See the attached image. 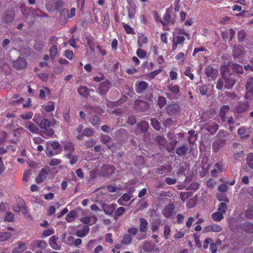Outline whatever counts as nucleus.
Wrapping results in <instances>:
<instances>
[{
	"label": "nucleus",
	"instance_id": "nucleus-1",
	"mask_svg": "<svg viewBox=\"0 0 253 253\" xmlns=\"http://www.w3.org/2000/svg\"><path fill=\"white\" fill-rule=\"evenodd\" d=\"M63 5L62 0H46L45 6L49 11L59 9Z\"/></svg>",
	"mask_w": 253,
	"mask_h": 253
},
{
	"label": "nucleus",
	"instance_id": "nucleus-2",
	"mask_svg": "<svg viewBox=\"0 0 253 253\" xmlns=\"http://www.w3.org/2000/svg\"><path fill=\"white\" fill-rule=\"evenodd\" d=\"M222 78L224 81V87L226 89H230L234 85L236 82V80L234 78V76L232 75H226L223 74L222 75Z\"/></svg>",
	"mask_w": 253,
	"mask_h": 253
},
{
	"label": "nucleus",
	"instance_id": "nucleus-3",
	"mask_svg": "<svg viewBox=\"0 0 253 253\" xmlns=\"http://www.w3.org/2000/svg\"><path fill=\"white\" fill-rule=\"evenodd\" d=\"M185 41V38L182 36H177L173 38L172 49V52H175L178 46L183 47V42Z\"/></svg>",
	"mask_w": 253,
	"mask_h": 253
},
{
	"label": "nucleus",
	"instance_id": "nucleus-4",
	"mask_svg": "<svg viewBox=\"0 0 253 253\" xmlns=\"http://www.w3.org/2000/svg\"><path fill=\"white\" fill-rule=\"evenodd\" d=\"M46 145L47 146V150L48 149L49 147L52 148L54 150L58 151H61V147L59 143V142L57 141H47L46 143ZM46 154L48 156H52L53 154L52 153V152L47 151H46Z\"/></svg>",
	"mask_w": 253,
	"mask_h": 253
},
{
	"label": "nucleus",
	"instance_id": "nucleus-5",
	"mask_svg": "<svg viewBox=\"0 0 253 253\" xmlns=\"http://www.w3.org/2000/svg\"><path fill=\"white\" fill-rule=\"evenodd\" d=\"M102 210L104 213L108 215H112L117 208V205L116 204H103L102 205Z\"/></svg>",
	"mask_w": 253,
	"mask_h": 253
},
{
	"label": "nucleus",
	"instance_id": "nucleus-6",
	"mask_svg": "<svg viewBox=\"0 0 253 253\" xmlns=\"http://www.w3.org/2000/svg\"><path fill=\"white\" fill-rule=\"evenodd\" d=\"M110 87V83L106 81L99 84L98 90L100 94L103 95L107 93Z\"/></svg>",
	"mask_w": 253,
	"mask_h": 253
},
{
	"label": "nucleus",
	"instance_id": "nucleus-7",
	"mask_svg": "<svg viewBox=\"0 0 253 253\" xmlns=\"http://www.w3.org/2000/svg\"><path fill=\"white\" fill-rule=\"evenodd\" d=\"M22 125L33 134H37L39 131L38 127L31 121L25 122Z\"/></svg>",
	"mask_w": 253,
	"mask_h": 253
},
{
	"label": "nucleus",
	"instance_id": "nucleus-8",
	"mask_svg": "<svg viewBox=\"0 0 253 253\" xmlns=\"http://www.w3.org/2000/svg\"><path fill=\"white\" fill-rule=\"evenodd\" d=\"M135 106L137 110L140 111H146L149 108V104L145 101L137 100L135 102Z\"/></svg>",
	"mask_w": 253,
	"mask_h": 253
},
{
	"label": "nucleus",
	"instance_id": "nucleus-9",
	"mask_svg": "<svg viewBox=\"0 0 253 253\" xmlns=\"http://www.w3.org/2000/svg\"><path fill=\"white\" fill-rule=\"evenodd\" d=\"M27 63L24 58H19L13 62V66L18 69H22L26 67Z\"/></svg>",
	"mask_w": 253,
	"mask_h": 253
},
{
	"label": "nucleus",
	"instance_id": "nucleus-10",
	"mask_svg": "<svg viewBox=\"0 0 253 253\" xmlns=\"http://www.w3.org/2000/svg\"><path fill=\"white\" fill-rule=\"evenodd\" d=\"M30 246L32 250L36 248L44 249L46 247L47 244L43 240H35L31 243Z\"/></svg>",
	"mask_w": 253,
	"mask_h": 253
},
{
	"label": "nucleus",
	"instance_id": "nucleus-11",
	"mask_svg": "<svg viewBox=\"0 0 253 253\" xmlns=\"http://www.w3.org/2000/svg\"><path fill=\"white\" fill-rule=\"evenodd\" d=\"M167 112L170 115H176L180 110L179 106L176 104H171L167 107Z\"/></svg>",
	"mask_w": 253,
	"mask_h": 253
},
{
	"label": "nucleus",
	"instance_id": "nucleus-12",
	"mask_svg": "<svg viewBox=\"0 0 253 253\" xmlns=\"http://www.w3.org/2000/svg\"><path fill=\"white\" fill-rule=\"evenodd\" d=\"M251 131L249 128L242 126L238 129V133L242 138H248L250 136Z\"/></svg>",
	"mask_w": 253,
	"mask_h": 253
},
{
	"label": "nucleus",
	"instance_id": "nucleus-13",
	"mask_svg": "<svg viewBox=\"0 0 253 253\" xmlns=\"http://www.w3.org/2000/svg\"><path fill=\"white\" fill-rule=\"evenodd\" d=\"M148 86V84L144 81H141L135 84V91L137 93H140L145 90Z\"/></svg>",
	"mask_w": 253,
	"mask_h": 253
},
{
	"label": "nucleus",
	"instance_id": "nucleus-14",
	"mask_svg": "<svg viewBox=\"0 0 253 253\" xmlns=\"http://www.w3.org/2000/svg\"><path fill=\"white\" fill-rule=\"evenodd\" d=\"M89 231V227L87 225H85L83 226L82 229L77 230L76 235L78 237L83 238L88 234Z\"/></svg>",
	"mask_w": 253,
	"mask_h": 253
},
{
	"label": "nucleus",
	"instance_id": "nucleus-15",
	"mask_svg": "<svg viewBox=\"0 0 253 253\" xmlns=\"http://www.w3.org/2000/svg\"><path fill=\"white\" fill-rule=\"evenodd\" d=\"M149 125L145 121L141 122L137 125V132L145 133L148 129Z\"/></svg>",
	"mask_w": 253,
	"mask_h": 253
},
{
	"label": "nucleus",
	"instance_id": "nucleus-16",
	"mask_svg": "<svg viewBox=\"0 0 253 253\" xmlns=\"http://www.w3.org/2000/svg\"><path fill=\"white\" fill-rule=\"evenodd\" d=\"M225 141L224 140L219 139L215 140L213 143L212 149L214 152H217L220 148L223 147Z\"/></svg>",
	"mask_w": 253,
	"mask_h": 253
},
{
	"label": "nucleus",
	"instance_id": "nucleus-17",
	"mask_svg": "<svg viewBox=\"0 0 253 253\" xmlns=\"http://www.w3.org/2000/svg\"><path fill=\"white\" fill-rule=\"evenodd\" d=\"M57 237L55 236H51L49 239V244L51 248L55 250H59L60 249V246L57 243Z\"/></svg>",
	"mask_w": 253,
	"mask_h": 253
},
{
	"label": "nucleus",
	"instance_id": "nucleus-18",
	"mask_svg": "<svg viewBox=\"0 0 253 253\" xmlns=\"http://www.w3.org/2000/svg\"><path fill=\"white\" fill-rule=\"evenodd\" d=\"M249 107V104L247 102L239 103L238 105L235 108V111L238 113H241L245 111Z\"/></svg>",
	"mask_w": 253,
	"mask_h": 253
},
{
	"label": "nucleus",
	"instance_id": "nucleus-19",
	"mask_svg": "<svg viewBox=\"0 0 253 253\" xmlns=\"http://www.w3.org/2000/svg\"><path fill=\"white\" fill-rule=\"evenodd\" d=\"M174 209V207L173 204H169L164 209V214L166 217L170 216L173 212Z\"/></svg>",
	"mask_w": 253,
	"mask_h": 253
},
{
	"label": "nucleus",
	"instance_id": "nucleus-20",
	"mask_svg": "<svg viewBox=\"0 0 253 253\" xmlns=\"http://www.w3.org/2000/svg\"><path fill=\"white\" fill-rule=\"evenodd\" d=\"M14 16L15 14L13 10L8 11L3 16V20L6 23L10 22L13 20Z\"/></svg>",
	"mask_w": 253,
	"mask_h": 253
},
{
	"label": "nucleus",
	"instance_id": "nucleus-21",
	"mask_svg": "<svg viewBox=\"0 0 253 253\" xmlns=\"http://www.w3.org/2000/svg\"><path fill=\"white\" fill-rule=\"evenodd\" d=\"M148 222L143 218H140L139 230L141 232L145 233L147 230Z\"/></svg>",
	"mask_w": 253,
	"mask_h": 253
},
{
	"label": "nucleus",
	"instance_id": "nucleus-22",
	"mask_svg": "<svg viewBox=\"0 0 253 253\" xmlns=\"http://www.w3.org/2000/svg\"><path fill=\"white\" fill-rule=\"evenodd\" d=\"M163 21H161V23L163 25H168L169 24H172L173 23L172 20L171 19L170 14L167 11L163 16Z\"/></svg>",
	"mask_w": 253,
	"mask_h": 253
},
{
	"label": "nucleus",
	"instance_id": "nucleus-23",
	"mask_svg": "<svg viewBox=\"0 0 253 253\" xmlns=\"http://www.w3.org/2000/svg\"><path fill=\"white\" fill-rule=\"evenodd\" d=\"M155 246L149 241H145L143 243L142 245V249L147 252H150L154 250Z\"/></svg>",
	"mask_w": 253,
	"mask_h": 253
},
{
	"label": "nucleus",
	"instance_id": "nucleus-24",
	"mask_svg": "<svg viewBox=\"0 0 253 253\" xmlns=\"http://www.w3.org/2000/svg\"><path fill=\"white\" fill-rule=\"evenodd\" d=\"M229 105H224L221 107L219 112V116L222 122L225 121V115L229 110Z\"/></svg>",
	"mask_w": 253,
	"mask_h": 253
},
{
	"label": "nucleus",
	"instance_id": "nucleus-25",
	"mask_svg": "<svg viewBox=\"0 0 253 253\" xmlns=\"http://www.w3.org/2000/svg\"><path fill=\"white\" fill-rule=\"evenodd\" d=\"M53 134V130L49 127L44 129L42 132V136L45 139H48L49 137H51Z\"/></svg>",
	"mask_w": 253,
	"mask_h": 253
},
{
	"label": "nucleus",
	"instance_id": "nucleus-26",
	"mask_svg": "<svg viewBox=\"0 0 253 253\" xmlns=\"http://www.w3.org/2000/svg\"><path fill=\"white\" fill-rule=\"evenodd\" d=\"M230 67L234 72L238 74H242L244 73L242 66L239 64L232 63L230 65Z\"/></svg>",
	"mask_w": 253,
	"mask_h": 253
},
{
	"label": "nucleus",
	"instance_id": "nucleus-27",
	"mask_svg": "<svg viewBox=\"0 0 253 253\" xmlns=\"http://www.w3.org/2000/svg\"><path fill=\"white\" fill-rule=\"evenodd\" d=\"M188 150L186 145H183L178 147L176 149V153L179 156H182L185 155Z\"/></svg>",
	"mask_w": 253,
	"mask_h": 253
},
{
	"label": "nucleus",
	"instance_id": "nucleus-28",
	"mask_svg": "<svg viewBox=\"0 0 253 253\" xmlns=\"http://www.w3.org/2000/svg\"><path fill=\"white\" fill-rule=\"evenodd\" d=\"M205 72L206 75L208 77H211V78H213L214 77V75L216 74L215 70L213 68L212 66H209L207 67L205 70Z\"/></svg>",
	"mask_w": 253,
	"mask_h": 253
},
{
	"label": "nucleus",
	"instance_id": "nucleus-29",
	"mask_svg": "<svg viewBox=\"0 0 253 253\" xmlns=\"http://www.w3.org/2000/svg\"><path fill=\"white\" fill-rule=\"evenodd\" d=\"M242 229L246 232L251 233L253 232V224L250 222H245L242 225Z\"/></svg>",
	"mask_w": 253,
	"mask_h": 253
},
{
	"label": "nucleus",
	"instance_id": "nucleus-30",
	"mask_svg": "<svg viewBox=\"0 0 253 253\" xmlns=\"http://www.w3.org/2000/svg\"><path fill=\"white\" fill-rule=\"evenodd\" d=\"M110 26V17L108 14H106L104 16L102 22V28L104 30H107Z\"/></svg>",
	"mask_w": 253,
	"mask_h": 253
},
{
	"label": "nucleus",
	"instance_id": "nucleus-31",
	"mask_svg": "<svg viewBox=\"0 0 253 253\" xmlns=\"http://www.w3.org/2000/svg\"><path fill=\"white\" fill-rule=\"evenodd\" d=\"M50 125V121L46 119H42L39 125L40 127L42 129L49 127Z\"/></svg>",
	"mask_w": 253,
	"mask_h": 253
},
{
	"label": "nucleus",
	"instance_id": "nucleus-32",
	"mask_svg": "<svg viewBox=\"0 0 253 253\" xmlns=\"http://www.w3.org/2000/svg\"><path fill=\"white\" fill-rule=\"evenodd\" d=\"M126 211L125 208L120 207L118 208L114 212V217L117 219L118 217L122 215Z\"/></svg>",
	"mask_w": 253,
	"mask_h": 253
},
{
	"label": "nucleus",
	"instance_id": "nucleus-33",
	"mask_svg": "<svg viewBox=\"0 0 253 253\" xmlns=\"http://www.w3.org/2000/svg\"><path fill=\"white\" fill-rule=\"evenodd\" d=\"M212 218L215 221L219 222L223 218V213L219 211L214 212L211 215Z\"/></svg>",
	"mask_w": 253,
	"mask_h": 253
},
{
	"label": "nucleus",
	"instance_id": "nucleus-34",
	"mask_svg": "<svg viewBox=\"0 0 253 253\" xmlns=\"http://www.w3.org/2000/svg\"><path fill=\"white\" fill-rule=\"evenodd\" d=\"M79 93L83 96H87L88 93V88L85 86H81L78 89Z\"/></svg>",
	"mask_w": 253,
	"mask_h": 253
},
{
	"label": "nucleus",
	"instance_id": "nucleus-35",
	"mask_svg": "<svg viewBox=\"0 0 253 253\" xmlns=\"http://www.w3.org/2000/svg\"><path fill=\"white\" fill-rule=\"evenodd\" d=\"M148 42L147 38L144 35H141L138 37L137 43L139 47H142L143 44Z\"/></svg>",
	"mask_w": 253,
	"mask_h": 253
},
{
	"label": "nucleus",
	"instance_id": "nucleus-36",
	"mask_svg": "<svg viewBox=\"0 0 253 253\" xmlns=\"http://www.w3.org/2000/svg\"><path fill=\"white\" fill-rule=\"evenodd\" d=\"M11 234L8 232H0V241H7L11 238Z\"/></svg>",
	"mask_w": 253,
	"mask_h": 253
},
{
	"label": "nucleus",
	"instance_id": "nucleus-37",
	"mask_svg": "<svg viewBox=\"0 0 253 253\" xmlns=\"http://www.w3.org/2000/svg\"><path fill=\"white\" fill-rule=\"evenodd\" d=\"M64 149L66 151L68 152L69 154H71L74 150V146L71 142H67L64 144Z\"/></svg>",
	"mask_w": 253,
	"mask_h": 253
},
{
	"label": "nucleus",
	"instance_id": "nucleus-38",
	"mask_svg": "<svg viewBox=\"0 0 253 253\" xmlns=\"http://www.w3.org/2000/svg\"><path fill=\"white\" fill-rule=\"evenodd\" d=\"M170 232L171 230L168 224H165L164 226V237L166 239L168 240L169 239Z\"/></svg>",
	"mask_w": 253,
	"mask_h": 253
},
{
	"label": "nucleus",
	"instance_id": "nucleus-39",
	"mask_svg": "<svg viewBox=\"0 0 253 253\" xmlns=\"http://www.w3.org/2000/svg\"><path fill=\"white\" fill-rule=\"evenodd\" d=\"M132 240V237L130 235L126 234L124 235L122 243L125 245H128L131 243Z\"/></svg>",
	"mask_w": 253,
	"mask_h": 253
},
{
	"label": "nucleus",
	"instance_id": "nucleus-40",
	"mask_svg": "<svg viewBox=\"0 0 253 253\" xmlns=\"http://www.w3.org/2000/svg\"><path fill=\"white\" fill-rule=\"evenodd\" d=\"M168 90L171 92L173 94H177L179 92V88L178 85H169L168 86Z\"/></svg>",
	"mask_w": 253,
	"mask_h": 253
},
{
	"label": "nucleus",
	"instance_id": "nucleus-41",
	"mask_svg": "<svg viewBox=\"0 0 253 253\" xmlns=\"http://www.w3.org/2000/svg\"><path fill=\"white\" fill-rule=\"evenodd\" d=\"M247 92L245 95V98L248 99H252L253 98V87H246Z\"/></svg>",
	"mask_w": 253,
	"mask_h": 253
},
{
	"label": "nucleus",
	"instance_id": "nucleus-42",
	"mask_svg": "<svg viewBox=\"0 0 253 253\" xmlns=\"http://www.w3.org/2000/svg\"><path fill=\"white\" fill-rule=\"evenodd\" d=\"M246 162L248 166L253 169V153H251L247 156Z\"/></svg>",
	"mask_w": 253,
	"mask_h": 253
},
{
	"label": "nucleus",
	"instance_id": "nucleus-43",
	"mask_svg": "<svg viewBox=\"0 0 253 253\" xmlns=\"http://www.w3.org/2000/svg\"><path fill=\"white\" fill-rule=\"evenodd\" d=\"M123 28L125 29L126 33L128 34H134L135 32L133 28H132L129 25L123 23Z\"/></svg>",
	"mask_w": 253,
	"mask_h": 253
},
{
	"label": "nucleus",
	"instance_id": "nucleus-44",
	"mask_svg": "<svg viewBox=\"0 0 253 253\" xmlns=\"http://www.w3.org/2000/svg\"><path fill=\"white\" fill-rule=\"evenodd\" d=\"M245 216L249 218H253V206H250L245 211Z\"/></svg>",
	"mask_w": 253,
	"mask_h": 253
},
{
	"label": "nucleus",
	"instance_id": "nucleus-45",
	"mask_svg": "<svg viewBox=\"0 0 253 253\" xmlns=\"http://www.w3.org/2000/svg\"><path fill=\"white\" fill-rule=\"evenodd\" d=\"M216 197L219 201H224L226 203H229V201L225 194L222 193H217Z\"/></svg>",
	"mask_w": 253,
	"mask_h": 253
},
{
	"label": "nucleus",
	"instance_id": "nucleus-46",
	"mask_svg": "<svg viewBox=\"0 0 253 253\" xmlns=\"http://www.w3.org/2000/svg\"><path fill=\"white\" fill-rule=\"evenodd\" d=\"M151 124L156 130H160L161 128V126L159 122L155 118H153L151 120Z\"/></svg>",
	"mask_w": 253,
	"mask_h": 253
},
{
	"label": "nucleus",
	"instance_id": "nucleus-47",
	"mask_svg": "<svg viewBox=\"0 0 253 253\" xmlns=\"http://www.w3.org/2000/svg\"><path fill=\"white\" fill-rule=\"evenodd\" d=\"M31 174V173L30 171V170H26L24 173H23V181L25 182V183H27L30 179V175Z\"/></svg>",
	"mask_w": 253,
	"mask_h": 253
},
{
	"label": "nucleus",
	"instance_id": "nucleus-48",
	"mask_svg": "<svg viewBox=\"0 0 253 253\" xmlns=\"http://www.w3.org/2000/svg\"><path fill=\"white\" fill-rule=\"evenodd\" d=\"M156 141L161 145L164 146L167 143L166 139L162 136H157L156 137Z\"/></svg>",
	"mask_w": 253,
	"mask_h": 253
},
{
	"label": "nucleus",
	"instance_id": "nucleus-49",
	"mask_svg": "<svg viewBox=\"0 0 253 253\" xmlns=\"http://www.w3.org/2000/svg\"><path fill=\"white\" fill-rule=\"evenodd\" d=\"M33 113L32 112H28L23 113L20 115V117L23 120H29L32 118Z\"/></svg>",
	"mask_w": 253,
	"mask_h": 253
},
{
	"label": "nucleus",
	"instance_id": "nucleus-50",
	"mask_svg": "<svg viewBox=\"0 0 253 253\" xmlns=\"http://www.w3.org/2000/svg\"><path fill=\"white\" fill-rule=\"evenodd\" d=\"M227 208V204L225 203H221L218 207V211L222 213H224L225 212Z\"/></svg>",
	"mask_w": 253,
	"mask_h": 253
},
{
	"label": "nucleus",
	"instance_id": "nucleus-51",
	"mask_svg": "<svg viewBox=\"0 0 253 253\" xmlns=\"http://www.w3.org/2000/svg\"><path fill=\"white\" fill-rule=\"evenodd\" d=\"M67 158L70 159V163L71 165H74L78 160V157L77 156H73L71 154H68L66 155Z\"/></svg>",
	"mask_w": 253,
	"mask_h": 253
},
{
	"label": "nucleus",
	"instance_id": "nucleus-52",
	"mask_svg": "<svg viewBox=\"0 0 253 253\" xmlns=\"http://www.w3.org/2000/svg\"><path fill=\"white\" fill-rule=\"evenodd\" d=\"M83 133L84 136L89 137L93 135L94 131L92 129L87 128L84 129Z\"/></svg>",
	"mask_w": 253,
	"mask_h": 253
},
{
	"label": "nucleus",
	"instance_id": "nucleus-53",
	"mask_svg": "<svg viewBox=\"0 0 253 253\" xmlns=\"http://www.w3.org/2000/svg\"><path fill=\"white\" fill-rule=\"evenodd\" d=\"M4 220L7 222H12L14 220V215L12 212H7L5 216Z\"/></svg>",
	"mask_w": 253,
	"mask_h": 253
},
{
	"label": "nucleus",
	"instance_id": "nucleus-54",
	"mask_svg": "<svg viewBox=\"0 0 253 253\" xmlns=\"http://www.w3.org/2000/svg\"><path fill=\"white\" fill-rule=\"evenodd\" d=\"M55 108V105L53 102H50L45 106V110L46 112H49L54 110Z\"/></svg>",
	"mask_w": 253,
	"mask_h": 253
},
{
	"label": "nucleus",
	"instance_id": "nucleus-55",
	"mask_svg": "<svg viewBox=\"0 0 253 253\" xmlns=\"http://www.w3.org/2000/svg\"><path fill=\"white\" fill-rule=\"evenodd\" d=\"M49 92V89L47 87H43V89H42L40 90V97L42 99H44L45 98V93Z\"/></svg>",
	"mask_w": 253,
	"mask_h": 253
},
{
	"label": "nucleus",
	"instance_id": "nucleus-56",
	"mask_svg": "<svg viewBox=\"0 0 253 253\" xmlns=\"http://www.w3.org/2000/svg\"><path fill=\"white\" fill-rule=\"evenodd\" d=\"M200 185L197 182H192L188 188V189L196 191L199 188Z\"/></svg>",
	"mask_w": 253,
	"mask_h": 253
},
{
	"label": "nucleus",
	"instance_id": "nucleus-57",
	"mask_svg": "<svg viewBox=\"0 0 253 253\" xmlns=\"http://www.w3.org/2000/svg\"><path fill=\"white\" fill-rule=\"evenodd\" d=\"M54 233V230L52 228L44 230L42 232V235L44 237H47Z\"/></svg>",
	"mask_w": 253,
	"mask_h": 253
},
{
	"label": "nucleus",
	"instance_id": "nucleus-58",
	"mask_svg": "<svg viewBox=\"0 0 253 253\" xmlns=\"http://www.w3.org/2000/svg\"><path fill=\"white\" fill-rule=\"evenodd\" d=\"M213 168L216 169L219 172H222L224 169V167L223 165V164L221 162H218L216 163Z\"/></svg>",
	"mask_w": 253,
	"mask_h": 253
},
{
	"label": "nucleus",
	"instance_id": "nucleus-59",
	"mask_svg": "<svg viewBox=\"0 0 253 253\" xmlns=\"http://www.w3.org/2000/svg\"><path fill=\"white\" fill-rule=\"evenodd\" d=\"M184 74L186 76L188 77L191 80H193L194 78V75L191 72V68L188 67L186 68Z\"/></svg>",
	"mask_w": 253,
	"mask_h": 253
},
{
	"label": "nucleus",
	"instance_id": "nucleus-60",
	"mask_svg": "<svg viewBox=\"0 0 253 253\" xmlns=\"http://www.w3.org/2000/svg\"><path fill=\"white\" fill-rule=\"evenodd\" d=\"M46 176L43 175V174L42 172H40L38 174V176L36 178V182L38 183H40L42 182L44 179H45Z\"/></svg>",
	"mask_w": 253,
	"mask_h": 253
},
{
	"label": "nucleus",
	"instance_id": "nucleus-61",
	"mask_svg": "<svg viewBox=\"0 0 253 253\" xmlns=\"http://www.w3.org/2000/svg\"><path fill=\"white\" fill-rule=\"evenodd\" d=\"M111 140V137L109 135L102 134L101 136V141L104 144H107Z\"/></svg>",
	"mask_w": 253,
	"mask_h": 253
},
{
	"label": "nucleus",
	"instance_id": "nucleus-62",
	"mask_svg": "<svg viewBox=\"0 0 253 253\" xmlns=\"http://www.w3.org/2000/svg\"><path fill=\"white\" fill-rule=\"evenodd\" d=\"M216 181L213 178H209L207 181V186L211 188H213L216 185Z\"/></svg>",
	"mask_w": 253,
	"mask_h": 253
},
{
	"label": "nucleus",
	"instance_id": "nucleus-63",
	"mask_svg": "<svg viewBox=\"0 0 253 253\" xmlns=\"http://www.w3.org/2000/svg\"><path fill=\"white\" fill-rule=\"evenodd\" d=\"M136 54L140 58H144L146 55V52L141 48H139L136 51Z\"/></svg>",
	"mask_w": 253,
	"mask_h": 253
},
{
	"label": "nucleus",
	"instance_id": "nucleus-64",
	"mask_svg": "<svg viewBox=\"0 0 253 253\" xmlns=\"http://www.w3.org/2000/svg\"><path fill=\"white\" fill-rule=\"evenodd\" d=\"M244 69L247 71L253 72V58L250 60V63L244 66Z\"/></svg>",
	"mask_w": 253,
	"mask_h": 253
}]
</instances>
